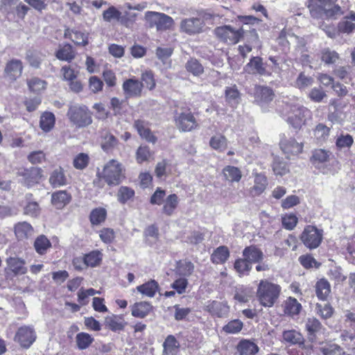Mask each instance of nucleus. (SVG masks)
<instances>
[{"label": "nucleus", "mask_w": 355, "mask_h": 355, "mask_svg": "<svg viewBox=\"0 0 355 355\" xmlns=\"http://www.w3.org/2000/svg\"><path fill=\"white\" fill-rule=\"evenodd\" d=\"M230 257V252L226 246L217 248L211 256V260L214 263H224Z\"/></svg>", "instance_id": "obj_32"}, {"label": "nucleus", "mask_w": 355, "mask_h": 355, "mask_svg": "<svg viewBox=\"0 0 355 355\" xmlns=\"http://www.w3.org/2000/svg\"><path fill=\"white\" fill-rule=\"evenodd\" d=\"M159 288L158 283L155 280H150L142 285L138 286L137 290L142 295L153 297Z\"/></svg>", "instance_id": "obj_34"}, {"label": "nucleus", "mask_w": 355, "mask_h": 355, "mask_svg": "<svg viewBox=\"0 0 355 355\" xmlns=\"http://www.w3.org/2000/svg\"><path fill=\"white\" fill-rule=\"evenodd\" d=\"M124 171L121 163L116 159H110L104 165L102 171L98 172V180H95L94 184L102 188L103 184L101 182L104 180L110 187L116 186L125 178Z\"/></svg>", "instance_id": "obj_3"}, {"label": "nucleus", "mask_w": 355, "mask_h": 355, "mask_svg": "<svg viewBox=\"0 0 355 355\" xmlns=\"http://www.w3.org/2000/svg\"><path fill=\"white\" fill-rule=\"evenodd\" d=\"M102 260V254L98 250L92 251L85 255L83 258L84 265L89 267L98 266Z\"/></svg>", "instance_id": "obj_42"}, {"label": "nucleus", "mask_w": 355, "mask_h": 355, "mask_svg": "<svg viewBox=\"0 0 355 355\" xmlns=\"http://www.w3.org/2000/svg\"><path fill=\"white\" fill-rule=\"evenodd\" d=\"M209 145L215 150L223 151L227 148V140L220 134L216 135L210 139Z\"/></svg>", "instance_id": "obj_45"}, {"label": "nucleus", "mask_w": 355, "mask_h": 355, "mask_svg": "<svg viewBox=\"0 0 355 355\" xmlns=\"http://www.w3.org/2000/svg\"><path fill=\"white\" fill-rule=\"evenodd\" d=\"M307 7L311 16L317 19H336L344 13L337 0H308Z\"/></svg>", "instance_id": "obj_2"}, {"label": "nucleus", "mask_w": 355, "mask_h": 355, "mask_svg": "<svg viewBox=\"0 0 355 355\" xmlns=\"http://www.w3.org/2000/svg\"><path fill=\"white\" fill-rule=\"evenodd\" d=\"M268 184L267 178L263 174H257L254 177V184L250 189L252 196H257L261 194Z\"/></svg>", "instance_id": "obj_27"}, {"label": "nucleus", "mask_w": 355, "mask_h": 355, "mask_svg": "<svg viewBox=\"0 0 355 355\" xmlns=\"http://www.w3.org/2000/svg\"><path fill=\"white\" fill-rule=\"evenodd\" d=\"M179 346L180 345L178 341L173 336H168L163 344L164 354L175 355L177 352V349L179 348Z\"/></svg>", "instance_id": "obj_37"}, {"label": "nucleus", "mask_w": 355, "mask_h": 355, "mask_svg": "<svg viewBox=\"0 0 355 355\" xmlns=\"http://www.w3.org/2000/svg\"><path fill=\"white\" fill-rule=\"evenodd\" d=\"M234 268L240 275L248 274L252 269L251 263L245 259H239L234 263Z\"/></svg>", "instance_id": "obj_52"}, {"label": "nucleus", "mask_w": 355, "mask_h": 355, "mask_svg": "<svg viewBox=\"0 0 355 355\" xmlns=\"http://www.w3.org/2000/svg\"><path fill=\"white\" fill-rule=\"evenodd\" d=\"M283 338L285 341L292 344H301L304 340L302 334L295 330L284 331Z\"/></svg>", "instance_id": "obj_47"}, {"label": "nucleus", "mask_w": 355, "mask_h": 355, "mask_svg": "<svg viewBox=\"0 0 355 355\" xmlns=\"http://www.w3.org/2000/svg\"><path fill=\"white\" fill-rule=\"evenodd\" d=\"M55 122L54 114L50 112H45L40 116V127L44 132H49L54 127Z\"/></svg>", "instance_id": "obj_31"}, {"label": "nucleus", "mask_w": 355, "mask_h": 355, "mask_svg": "<svg viewBox=\"0 0 355 355\" xmlns=\"http://www.w3.org/2000/svg\"><path fill=\"white\" fill-rule=\"evenodd\" d=\"M240 355H254L259 352V347L249 340H242L237 345Z\"/></svg>", "instance_id": "obj_25"}, {"label": "nucleus", "mask_w": 355, "mask_h": 355, "mask_svg": "<svg viewBox=\"0 0 355 355\" xmlns=\"http://www.w3.org/2000/svg\"><path fill=\"white\" fill-rule=\"evenodd\" d=\"M27 84L29 89L34 92H40L46 87V82L37 77L29 79Z\"/></svg>", "instance_id": "obj_54"}, {"label": "nucleus", "mask_w": 355, "mask_h": 355, "mask_svg": "<svg viewBox=\"0 0 355 355\" xmlns=\"http://www.w3.org/2000/svg\"><path fill=\"white\" fill-rule=\"evenodd\" d=\"M49 183L55 188L64 186L67 184V178L63 169L61 167L55 168L50 175Z\"/></svg>", "instance_id": "obj_29"}, {"label": "nucleus", "mask_w": 355, "mask_h": 355, "mask_svg": "<svg viewBox=\"0 0 355 355\" xmlns=\"http://www.w3.org/2000/svg\"><path fill=\"white\" fill-rule=\"evenodd\" d=\"M94 340L91 335L85 332L78 333L76 336V345L80 350L88 348Z\"/></svg>", "instance_id": "obj_40"}, {"label": "nucleus", "mask_w": 355, "mask_h": 355, "mask_svg": "<svg viewBox=\"0 0 355 355\" xmlns=\"http://www.w3.org/2000/svg\"><path fill=\"white\" fill-rule=\"evenodd\" d=\"M145 19L150 27H156L157 31H166L173 25V19L170 16L157 12L148 11L145 13Z\"/></svg>", "instance_id": "obj_8"}, {"label": "nucleus", "mask_w": 355, "mask_h": 355, "mask_svg": "<svg viewBox=\"0 0 355 355\" xmlns=\"http://www.w3.org/2000/svg\"><path fill=\"white\" fill-rule=\"evenodd\" d=\"M70 200L71 196L66 191H58L51 196V202L57 209L64 207Z\"/></svg>", "instance_id": "obj_26"}, {"label": "nucleus", "mask_w": 355, "mask_h": 355, "mask_svg": "<svg viewBox=\"0 0 355 355\" xmlns=\"http://www.w3.org/2000/svg\"><path fill=\"white\" fill-rule=\"evenodd\" d=\"M223 173L225 178L232 182H239L242 177L240 169L233 166H225L223 170Z\"/></svg>", "instance_id": "obj_36"}, {"label": "nucleus", "mask_w": 355, "mask_h": 355, "mask_svg": "<svg viewBox=\"0 0 355 355\" xmlns=\"http://www.w3.org/2000/svg\"><path fill=\"white\" fill-rule=\"evenodd\" d=\"M339 30L341 32L350 33L355 29V12H350L349 15L344 18V21L339 24Z\"/></svg>", "instance_id": "obj_38"}, {"label": "nucleus", "mask_w": 355, "mask_h": 355, "mask_svg": "<svg viewBox=\"0 0 355 355\" xmlns=\"http://www.w3.org/2000/svg\"><path fill=\"white\" fill-rule=\"evenodd\" d=\"M153 309L152 304L149 302H137L131 306V313L134 317L144 318L153 311Z\"/></svg>", "instance_id": "obj_18"}, {"label": "nucleus", "mask_w": 355, "mask_h": 355, "mask_svg": "<svg viewBox=\"0 0 355 355\" xmlns=\"http://www.w3.org/2000/svg\"><path fill=\"white\" fill-rule=\"evenodd\" d=\"M122 13L114 6H110L103 12V19L106 22H111L112 20L119 21Z\"/></svg>", "instance_id": "obj_53"}, {"label": "nucleus", "mask_w": 355, "mask_h": 355, "mask_svg": "<svg viewBox=\"0 0 355 355\" xmlns=\"http://www.w3.org/2000/svg\"><path fill=\"white\" fill-rule=\"evenodd\" d=\"M187 70L193 76H199L204 72L202 65L196 59H191L186 64Z\"/></svg>", "instance_id": "obj_51"}, {"label": "nucleus", "mask_w": 355, "mask_h": 355, "mask_svg": "<svg viewBox=\"0 0 355 355\" xmlns=\"http://www.w3.org/2000/svg\"><path fill=\"white\" fill-rule=\"evenodd\" d=\"M174 309V318L178 320H186L187 316L191 313V309L189 307H183L180 304L173 306Z\"/></svg>", "instance_id": "obj_60"}, {"label": "nucleus", "mask_w": 355, "mask_h": 355, "mask_svg": "<svg viewBox=\"0 0 355 355\" xmlns=\"http://www.w3.org/2000/svg\"><path fill=\"white\" fill-rule=\"evenodd\" d=\"M194 270V265L189 261H181L178 263L176 272L180 276L189 277Z\"/></svg>", "instance_id": "obj_44"}, {"label": "nucleus", "mask_w": 355, "mask_h": 355, "mask_svg": "<svg viewBox=\"0 0 355 355\" xmlns=\"http://www.w3.org/2000/svg\"><path fill=\"white\" fill-rule=\"evenodd\" d=\"M272 170L275 175L281 176L285 175L288 171L286 162L279 157L274 159Z\"/></svg>", "instance_id": "obj_61"}, {"label": "nucleus", "mask_w": 355, "mask_h": 355, "mask_svg": "<svg viewBox=\"0 0 355 355\" xmlns=\"http://www.w3.org/2000/svg\"><path fill=\"white\" fill-rule=\"evenodd\" d=\"M306 329L310 336H315L322 328V324L316 318H308L306 322Z\"/></svg>", "instance_id": "obj_55"}, {"label": "nucleus", "mask_w": 355, "mask_h": 355, "mask_svg": "<svg viewBox=\"0 0 355 355\" xmlns=\"http://www.w3.org/2000/svg\"><path fill=\"white\" fill-rule=\"evenodd\" d=\"M272 90L268 87L257 86L254 90L255 101L259 103H266L273 99Z\"/></svg>", "instance_id": "obj_20"}, {"label": "nucleus", "mask_w": 355, "mask_h": 355, "mask_svg": "<svg viewBox=\"0 0 355 355\" xmlns=\"http://www.w3.org/2000/svg\"><path fill=\"white\" fill-rule=\"evenodd\" d=\"M204 21L198 17L187 18L180 22V31L189 35L199 34L203 32Z\"/></svg>", "instance_id": "obj_12"}, {"label": "nucleus", "mask_w": 355, "mask_h": 355, "mask_svg": "<svg viewBox=\"0 0 355 355\" xmlns=\"http://www.w3.org/2000/svg\"><path fill=\"white\" fill-rule=\"evenodd\" d=\"M354 143L352 136L349 134H340L336 140L337 148L341 150L343 148H349Z\"/></svg>", "instance_id": "obj_48"}, {"label": "nucleus", "mask_w": 355, "mask_h": 355, "mask_svg": "<svg viewBox=\"0 0 355 355\" xmlns=\"http://www.w3.org/2000/svg\"><path fill=\"white\" fill-rule=\"evenodd\" d=\"M117 139L110 132L104 131L102 132L101 146L104 151L111 150L117 145Z\"/></svg>", "instance_id": "obj_30"}, {"label": "nucleus", "mask_w": 355, "mask_h": 355, "mask_svg": "<svg viewBox=\"0 0 355 355\" xmlns=\"http://www.w3.org/2000/svg\"><path fill=\"white\" fill-rule=\"evenodd\" d=\"M243 326V322L239 320L230 321L223 327V330L227 334H234L241 331Z\"/></svg>", "instance_id": "obj_56"}, {"label": "nucleus", "mask_w": 355, "mask_h": 355, "mask_svg": "<svg viewBox=\"0 0 355 355\" xmlns=\"http://www.w3.org/2000/svg\"><path fill=\"white\" fill-rule=\"evenodd\" d=\"M141 80L146 88L149 90H153L156 85L155 80L154 78L153 73L151 71H146L141 73Z\"/></svg>", "instance_id": "obj_58"}, {"label": "nucleus", "mask_w": 355, "mask_h": 355, "mask_svg": "<svg viewBox=\"0 0 355 355\" xmlns=\"http://www.w3.org/2000/svg\"><path fill=\"white\" fill-rule=\"evenodd\" d=\"M205 309L213 316L223 318L227 315L230 308L225 302L212 301L207 305Z\"/></svg>", "instance_id": "obj_16"}, {"label": "nucleus", "mask_w": 355, "mask_h": 355, "mask_svg": "<svg viewBox=\"0 0 355 355\" xmlns=\"http://www.w3.org/2000/svg\"><path fill=\"white\" fill-rule=\"evenodd\" d=\"M330 292L331 287L327 280L321 279L316 283L315 293L320 300H326Z\"/></svg>", "instance_id": "obj_35"}, {"label": "nucleus", "mask_w": 355, "mask_h": 355, "mask_svg": "<svg viewBox=\"0 0 355 355\" xmlns=\"http://www.w3.org/2000/svg\"><path fill=\"white\" fill-rule=\"evenodd\" d=\"M105 324L113 331L122 330L124 327L121 319L116 315H111L105 318Z\"/></svg>", "instance_id": "obj_49"}, {"label": "nucleus", "mask_w": 355, "mask_h": 355, "mask_svg": "<svg viewBox=\"0 0 355 355\" xmlns=\"http://www.w3.org/2000/svg\"><path fill=\"white\" fill-rule=\"evenodd\" d=\"M227 101L232 106L239 103L240 94L236 86L227 87L225 89Z\"/></svg>", "instance_id": "obj_46"}, {"label": "nucleus", "mask_w": 355, "mask_h": 355, "mask_svg": "<svg viewBox=\"0 0 355 355\" xmlns=\"http://www.w3.org/2000/svg\"><path fill=\"white\" fill-rule=\"evenodd\" d=\"M135 196V191L125 186L121 187L116 194L118 201L121 204L126 203L128 200L133 198Z\"/></svg>", "instance_id": "obj_43"}, {"label": "nucleus", "mask_w": 355, "mask_h": 355, "mask_svg": "<svg viewBox=\"0 0 355 355\" xmlns=\"http://www.w3.org/2000/svg\"><path fill=\"white\" fill-rule=\"evenodd\" d=\"M15 233L19 240H23L33 236L34 230L27 222H21L15 225Z\"/></svg>", "instance_id": "obj_21"}, {"label": "nucleus", "mask_w": 355, "mask_h": 355, "mask_svg": "<svg viewBox=\"0 0 355 355\" xmlns=\"http://www.w3.org/2000/svg\"><path fill=\"white\" fill-rule=\"evenodd\" d=\"M64 37L71 39L77 45L86 46L88 44L87 34L77 30L66 29Z\"/></svg>", "instance_id": "obj_24"}, {"label": "nucleus", "mask_w": 355, "mask_h": 355, "mask_svg": "<svg viewBox=\"0 0 355 355\" xmlns=\"http://www.w3.org/2000/svg\"><path fill=\"white\" fill-rule=\"evenodd\" d=\"M165 190L157 187L150 197V202L152 205H161L166 198Z\"/></svg>", "instance_id": "obj_64"}, {"label": "nucleus", "mask_w": 355, "mask_h": 355, "mask_svg": "<svg viewBox=\"0 0 355 355\" xmlns=\"http://www.w3.org/2000/svg\"><path fill=\"white\" fill-rule=\"evenodd\" d=\"M175 125L182 132H190L196 129L198 124L191 112L177 114L175 117Z\"/></svg>", "instance_id": "obj_11"}, {"label": "nucleus", "mask_w": 355, "mask_h": 355, "mask_svg": "<svg viewBox=\"0 0 355 355\" xmlns=\"http://www.w3.org/2000/svg\"><path fill=\"white\" fill-rule=\"evenodd\" d=\"M107 211L102 207L96 208L90 214V221L93 225H98L105 220Z\"/></svg>", "instance_id": "obj_50"}, {"label": "nucleus", "mask_w": 355, "mask_h": 355, "mask_svg": "<svg viewBox=\"0 0 355 355\" xmlns=\"http://www.w3.org/2000/svg\"><path fill=\"white\" fill-rule=\"evenodd\" d=\"M280 148L288 158L291 155H297L302 153L303 144L298 142L294 138H282L279 143Z\"/></svg>", "instance_id": "obj_14"}, {"label": "nucleus", "mask_w": 355, "mask_h": 355, "mask_svg": "<svg viewBox=\"0 0 355 355\" xmlns=\"http://www.w3.org/2000/svg\"><path fill=\"white\" fill-rule=\"evenodd\" d=\"M67 116L79 128H85L93 122L92 112L83 105H71L67 112Z\"/></svg>", "instance_id": "obj_5"}, {"label": "nucleus", "mask_w": 355, "mask_h": 355, "mask_svg": "<svg viewBox=\"0 0 355 355\" xmlns=\"http://www.w3.org/2000/svg\"><path fill=\"white\" fill-rule=\"evenodd\" d=\"M36 332L32 326H22L19 327L15 334V340L21 347L29 348L35 341Z\"/></svg>", "instance_id": "obj_10"}, {"label": "nucleus", "mask_w": 355, "mask_h": 355, "mask_svg": "<svg viewBox=\"0 0 355 355\" xmlns=\"http://www.w3.org/2000/svg\"><path fill=\"white\" fill-rule=\"evenodd\" d=\"M8 268L15 275H24L26 273L27 268L25 267V261L19 258L10 257L6 261Z\"/></svg>", "instance_id": "obj_22"}, {"label": "nucleus", "mask_w": 355, "mask_h": 355, "mask_svg": "<svg viewBox=\"0 0 355 355\" xmlns=\"http://www.w3.org/2000/svg\"><path fill=\"white\" fill-rule=\"evenodd\" d=\"M23 70V64L21 60L12 59L7 62L4 72L7 77L12 80H15L21 76Z\"/></svg>", "instance_id": "obj_15"}, {"label": "nucleus", "mask_w": 355, "mask_h": 355, "mask_svg": "<svg viewBox=\"0 0 355 355\" xmlns=\"http://www.w3.org/2000/svg\"><path fill=\"white\" fill-rule=\"evenodd\" d=\"M245 71L252 74H265L266 69L263 66L262 59L259 57H253L245 67Z\"/></svg>", "instance_id": "obj_23"}, {"label": "nucleus", "mask_w": 355, "mask_h": 355, "mask_svg": "<svg viewBox=\"0 0 355 355\" xmlns=\"http://www.w3.org/2000/svg\"><path fill=\"white\" fill-rule=\"evenodd\" d=\"M297 222L298 218L293 214H285L282 218V225L288 230H293L296 227Z\"/></svg>", "instance_id": "obj_59"}, {"label": "nucleus", "mask_w": 355, "mask_h": 355, "mask_svg": "<svg viewBox=\"0 0 355 355\" xmlns=\"http://www.w3.org/2000/svg\"><path fill=\"white\" fill-rule=\"evenodd\" d=\"M151 155L150 148L147 146H141L136 152V160L137 163L141 164L148 160Z\"/></svg>", "instance_id": "obj_62"}, {"label": "nucleus", "mask_w": 355, "mask_h": 355, "mask_svg": "<svg viewBox=\"0 0 355 355\" xmlns=\"http://www.w3.org/2000/svg\"><path fill=\"white\" fill-rule=\"evenodd\" d=\"M282 114L293 128L300 129L312 119V112L297 99L287 98L282 101Z\"/></svg>", "instance_id": "obj_1"}, {"label": "nucleus", "mask_w": 355, "mask_h": 355, "mask_svg": "<svg viewBox=\"0 0 355 355\" xmlns=\"http://www.w3.org/2000/svg\"><path fill=\"white\" fill-rule=\"evenodd\" d=\"M20 178L21 183L28 187H33L40 182L43 176V170L39 167L20 168L17 172Z\"/></svg>", "instance_id": "obj_9"}, {"label": "nucleus", "mask_w": 355, "mask_h": 355, "mask_svg": "<svg viewBox=\"0 0 355 355\" xmlns=\"http://www.w3.org/2000/svg\"><path fill=\"white\" fill-rule=\"evenodd\" d=\"M216 37L222 42L227 44H236L243 37V28L235 29L230 25L216 27L214 31Z\"/></svg>", "instance_id": "obj_7"}, {"label": "nucleus", "mask_w": 355, "mask_h": 355, "mask_svg": "<svg viewBox=\"0 0 355 355\" xmlns=\"http://www.w3.org/2000/svg\"><path fill=\"white\" fill-rule=\"evenodd\" d=\"M179 202V198L175 193L168 195L162 203V213L167 216H173L178 207Z\"/></svg>", "instance_id": "obj_17"}, {"label": "nucleus", "mask_w": 355, "mask_h": 355, "mask_svg": "<svg viewBox=\"0 0 355 355\" xmlns=\"http://www.w3.org/2000/svg\"><path fill=\"white\" fill-rule=\"evenodd\" d=\"M44 55L35 50H28L26 54V59L29 64L34 68H39Z\"/></svg>", "instance_id": "obj_41"}, {"label": "nucleus", "mask_w": 355, "mask_h": 355, "mask_svg": "<svg viewBox=\"0 0 355 355\" xmlns=\"http://www.w3.org/2000/svg\"><path fill=\"white\" fill-rule=\"evenodd\" d=\"M75 55L76 53L73 50L72 46L69 44H64L60 46L55 53V56L58 60L67 62H71L74 59Z\"/></svg>", "instance_id": "obj_28"}, {"label": "nucleus", "mask_w": 355, "mask_h": 355, "mask_svg": "<svg viewBox=\"0 0 355 355\" xmlns=\"http://www.w3.org/2000/svg\"><path fill=\"white\" fill-rule=\"evenodd\" d=\"M51 248V243L48 238L42 234L36 238L34 242V248L37 253L40 255L45 254L48 250Z\"/></svg>", "instance_id": "obj_33"}, {"label": "nucleus", "mask_w": 355, "mask_h": 355, "mask_svg": "<svg viewBox=\"0 0 355 355\" xmlns=\"http://www.w3.org/2000/svg\"><path fill=\"white\" fill-rule=\"evenodd\" d=\"M143 87V83L135 78L127 79L122 85L124 95L127 98L141 96Z\"/></svg>", "instance_id": "obj_13"}, {"label": "nucleus", "mask_w": 355, "mask_h": 355, "mask_svg": "<svg viewBox=\"0 0 355 355\" xmlns=\"http://www.w3.org/2000/svg\"><path fill=\"white\" fill-rule=\"evenodd\" d=\"M302 309L301 304L295 298L288 297L284 305V313L290 315H297Z\"/></svg>", "instance_id": "obj_39"}, {"label": "nucleus", "mask_w": 355, "mask_h": 355, "mask_svg": "<svg viewBox=\"0 0 355 355\" xmlns=\"http://www.w3.org/2000/svg\"><path fill=\"white\" fill-rule=\"evenodd\" d=\"M300 239L304 246L309 250L318 248L323 239V230L314 225L305 226L300 236Z\"/></svg>", "instance_id": "obj_6"}, {"label": "nucleus", "mask_w": 355, "mask_h": 355, "mask_svg": "<svg viewBox=\"0 0 355 355\" xmlns=\"http://www.w3.org/2000/svg\"><path fill=\"white\" fill-rule=\"evenodd\" d=\"M281 288L279 285L267 280H261L257 296L260 304L263 306L271 307L279 297Z\"/></svg>", "instance_id": "obj_4"}, {"label": "nucleus", "mask_w": 355, "mask_h": 355, "mask_svg": "<svg viewBox=\"0 0 355 355\" xmlns=\"http://www.w3.org/2000/svg\"><path fill=\"white\" fill-rule=\"evenodd\" d=\"M243 256L252 263H260L264 258L263 252L255 245L246 247L243 251Z\"/></svg>", "instance_id": "obj_19"}, {"label": "nucleus", "mask_w": 355, "mask_h": 355, "mask_svg": "<svg viewBox=\"0 0 355 355\" xmlns=\"http://www.w3.org/2000/svg\"><path fill=\"white\" fill-rule=\"evenodd\" d=\"M330 132V128L322 123H319L314 130V136L318 140H326Z\"/></svg>", "instance_id": "obj_63"}, {"label": "nucleus", "mask_w": 355, "mask_h": 355, "mask_svg": "<svg viewBox=\"0 0 355 355\" xmlns=\"http://www.w3.org/2000/svg\"><path fill=\"white\" fill-rule=\"evenodd\" d=\"M89 157L86 153H79L73 159V164L76 169L83 170L89 164Z\"/></svg>", "instance_id": "obj_57"}]
</instances>
